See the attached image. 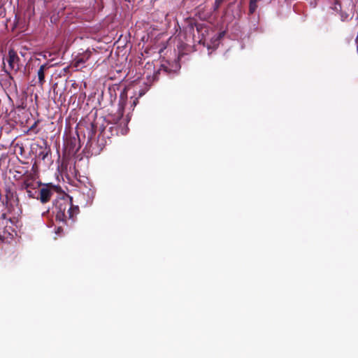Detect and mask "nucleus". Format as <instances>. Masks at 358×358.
<instances>
[{"label": "nucleus", "mask_w": 358, "mask_h": 358, "mask_svg": "<svg viewBox=\"0 0 358 358\" xmlns=\"http://www.w3.org/2000/svg\"><path fill=\"white\" fill-rule=\"evenodd\" d=\"M41 186V182L37 181L32 173L24 175L19 182V189L25 191L30 199L37 197V193Z\"/></svg>", "instance_id": "nucleus-1"}, {"label": "nucleus", "mask_w": 358, "mask_h": 358, "mask_svg": "<svg viewBox=\"0 0 358 358\" xmlns=\"http://www.w3.org/2000/svg\"><path fill=\"white\" fill-rule=\"evenodd\" d=\"M79 212L80 209L78 206H73L72 203L69 205L65 201L59 204V210L56 214V220L66 222V220L69 219L74 222L75 217Z\"/></svg>", "instance_id": "nucleus-2"}, {"label": "nucleus", "mask_w": 358, "mask_h": 358, "mask_svg": "<svg viewBox=\"0 0 358 358\" xmlns=\"http://www.w3.org/2000/svg\"><path fill=\"white\" fill-rule=\"evenodd\" d=\"M65 148L69 153H76L80 148L79 136H69L65 140Z\"/></svg>", "instance_id": "nucleus-3"}, {"label": "nucleus", "mask_w": 358, "mask_h": 358, "mask_svg": "<svg viewBox=\"0 0 358 358\" xmlns=\"http://www.w3.org/2000/svg\"><path fill=\"white\" fill-rule=\"evenodd\" d=\"M53 195V191L48 186L41 188L39 193H37L36 199L39 200L42 203L49 202Z\"/></svg>", "instance_id": "nucleus-4"}, {"label": "nucleus", "mask_w": 358, "mask_h": 358, "mask_svg": "<svg viewBox=\"0 0 358 358\" xmlns=\"http://www.w3.org/2000/svg\"><path fill=\"white\" fill-rule=\"evenodd\" d=\"M122 115H123V111L120 110L118 111V113L116 115H107L104 118V121H106L107 124L106 126L102 124L100 127L101 131L103 132L105 131V129H106V127L110 124H116L121 120Z\"/></svg>", "instance_id": "nucleus-5"}, {"label": "nucleus", "mask_w": 358, "mask_h": 358, "mask_svg": "<svg viewBox=\"0 0 358 358\" xmlns=\"http://www.w3.org/2000/svg\"><path fill=\"white\" fill-rule=\"evenodd\" d=\"M92 55V51L87 50L84 52L79 54L74 59V66L76 68H82L84 64Z\"/></svg>", "instance_id": "nucleus-6"}, {"label": "nucleus", "mask_w": 358, "mask_h": 358, "mask_svg": "<svg viewBox=\"0 0 358 358\" xmlns=\"http://www.w3.org/2000/svg\"><path fill=\"white\" fill-rule=\"evenodd\" d=\"M186 26L184 27L185 31L186 33H189L190 34L194 35V27L196 28V30L199 31L201 25L200 24H197L194 20L193 19H187L186 21Z\"/></svg>", "instance_id": "nucleus-7"}, {"label": "nucleus", "mask_w": 358, "mask_h": 358, "mask_svg": "<svg viewBox=\"0 0 358 358\" xmlns=\"http://www.w3.org/2000/svg\"><path fill=\"white\" fill-rule=\"evenodd\" d=\"M20 60L19 57L17 53L13 50H10L8 51V57L7 59V62L8 63L9 67L11 69H15V64L17 63Z\"/></svg>", "instance_id": "nucleus-8"}, {"label": "nucleus", "mask_w": 358, "mask_h": 358, "mask_svg": "<svg viewBox=\"0 0 358 358\" xmlns=\"http://www.w3.org/2000/svg\"><path fill=\"white\" fill-rule=\"evenodd\" d=\"M41 149L38 157L42 160H45L51 152L50 148L48 145L47 141H43V146H41Z\"/></svg>", "instance_id": "nucleus-9"}, {"label": "nucleus", "mask_w": 358, "mask_h": 358, "mask_svg": "<svg viewBox=\"0 0 358 358\" xmlns=\"http://www.w3.org/2000/svg\"><path fill=\"white\" fill-rule=\"evenodd\" d=\"M5 196L7 203L12 201L15 199L17 203L19 202L16 192L10 187H6L5 189Z\"/></svg>", "instance_id": "nucleus-10"}, {"label": "nucleus", "mask_w": 358, "mask_h": 358, "mask_svg": "<svg viewBox=\"0 0 358 358\" xmlns=\"http://www.w3.org/2000/svg\"><path fill=\"white\" fill-rule=\"evenodd\" d=\"M49 68L48 64H44L41 65L38 71L37 75L38 78V83L40 85H43L45 83V71Z\"/></svg>", "instance_id": "nucleus-11"}, {"label": "nucleus", "mask_w": 358, "mask_h": 358, "mask_svg": "<svg viewBox=\"0 0 358 358\" xmlns=\"http://www.w3.org/2000/svg\"><path fill=\"white\" fill-rule=\"evenodd\" d=\"M169 72V69L168 66H166L164 64H162L159 67V69L154 73L153 75V80H158V76L161 74L162 73H168Z\"/></svg>", "instance_id": "nucleus-12"}, {"label": "nucleus", "mask_w": 358, "mask_h": 358, "mask_svg": "<svg viewBox=\"0 0 358 358\" xmlns=\"http://www.w3.org/2000/svg\"><path fill=\"white\" fill-rule=\"evenodd\" d=\"M96 124H97V122H91L90 123V127L87 128L88 138H90V139L92 138L94 136V135L96 134V127H97Z\"/></svg>", "instance_id": "nucleus-13"}, {"label": "nucleus", "mask_w": 358, "mask_h": 358, "mask_svg": "<svg viewBox=\"0 0 358 358\" xmlns=\"http://www.w3.org/2000/svg\"><path fill=\"white\" fill-rule=\"evenodd\" d=\"M258 0H250L249 3V15H252L257 8Z\"/></svg>", "instance_id": "nucleus-14"}, {"label": "nucleus", "mask_w": 358, "mask_h": 358, "mask_svg": "<svg viewBox=\"0 0 358 358\" xmlns=\"http://www.w3.org/2000/svg\"><path fill=\"white\" fill-rule=\"evenodd\" d=\"M11 236H12L11 234L3 232V234H0V241L1 242L8 241V238H10Z\"/></svg>", "instance_id": "nucleus-15"}, {"label": "nucleus", "mask_w": 358, "mask_h": 358, "mask_svg": "<svg viewBox=\"0 0 358 358\" xmlns=\"http://www.w3.org/2000/svg\"><path fill=\"white\" fill-rule=\"evenodd\" d=\"M224 0H215L213 6L214 10H217Z\"/></svg>", "instance_id": "nucleus-16"}, {"label": "nucleus", "mask_w": 358, "mask_h": 358, "mask_svg": "<svg viewBox=\"0 0 358 358\" xmlns=\"http://www.w3.org/2000/svg\"><path fill=\"white\" fill-rule=\"evenodd\" d=\"M7 218H6V213H2L1 217H0V221L2 222V224H3V222L5 220H6Z\"/></svg>", "instance_id": "nucleus-17"}, {"label": "nucleus", "mask_w": 358, "mask_h": 358, "mask_svg": "<svg viewBox=\"0 0 358 358\" xmlns=\"http://www.w3.org/2000/svg\"><path fill=\"white\" fill-rule=\"evenodd\" d=\"M357 51H358V45H357Z\"/></svg>", "instance_id": "nucleus-18"}]
</instances>
